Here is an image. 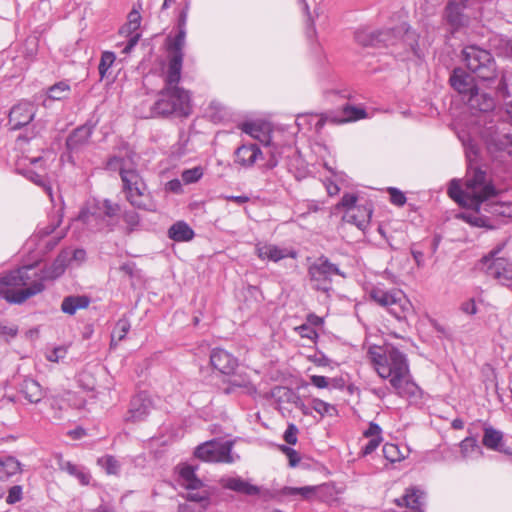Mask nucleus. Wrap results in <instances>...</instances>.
<instances>
[{"label": "nucleus", "instance_id": "obj_1", "mask_svg": "<svg viewBox=\"0 0 512 512\" xmlns=\"http://www.w3.org/2000/svg\"><path fill=\"white\" fill-rule=\"evenodd\" d=\"M368 356L375 366L378 375L389 379L396 394L402 398H418L420 388L410 380L409 364L406 355L398 348L388 345L370 347Z\"/></svg>", "mask_w": 512, "mask_h": 512}, {"label": "nucleus", "instance_id": "obj_2", "mask_svg": "<svg viewBox=\"0 0 512 512\" xmlns=\"http://www.w3.org/2000/svg\"><path fill=\"white\" fill-rule=\"evenodd\" d=\"M192 113L191 96L183 88H165L158 92V99L150 107V117L169 118L171 116L186 118Z\"/></svg>", "mask_w": 512, "mask_h": 512}, {"label": "nucleus", "instance_id": "obj_3", "mask_svg": "<svg viewBox=\"0 0 512 512\" xmlns=\"http://www.w3.org/2000/svg\"><path fill=\"white\" fill-rule=\"evenodd\" d=\"M32 265L11 271L0 278V298L9 303L20 304L32 295L30 271Z\"/></svg>", "mask_w": 512, "mask_h": 512}, {"label": "nucleus", "instance_id": "obj_4", "mask_svg": "<svg viewBox=\"0 0 512 512\" xmlns=\"http://www.w3.org/2000/svg\"><path fill=\"white\" fill-rule=\"evenodd\" d=\"M119 174L127 201L135 208L155 211L156 204L147 191V186L140 173L136 169H126L119 166Z\"/></svg>", "mask_w": 512, "mask_h": 512}, {"label": "nucleus", "instance_id": "obj_5", "mask_svg": "<svg viewBox=\"0 0 512 512\" xmlns=\"http://www.w3.org/2000/svg\"><path fill=\"white\" fill-rule=\"evenodd\" d=\"M468 70L482 81H493L497 77L496 61L489 50L477 45H468L462 50Z\"/></svg>", "mask_w": 512, "mask_h": 512}, {"label": "nucleus", "instance_id": "obj_6", "mask_svg": "<svg viewBox=\"0 0 512 512\" xmlns=\"http://www.w3.org/2000/svg\"><path fill=\"white\" fill-rule=\"evenodd\" d=\"M308 275L310 280L315 282L314 288L317 291L328 292L331 289L333 275L346 277L337 264L332 263L328 257L319 256L309 267Z\"/></svg>", "mask_w": 512, "mask_h": 512}, {"label": "nucleus", "instance_id": "obj_7", "mask_svg": "<svg viewBox=\"0 0 512 512\" xmlns=\"http://www.w3.org/2000/svg\"><path fill=\"white\" fill-rule=\"evenodd\" d=\"M504 244L497 245L487 255L481 258V263L486 266V274L500 282V284L512 286V263L506 258L497 257Z\"/></svg>", "mask_w": 512, "mask_h": 512}, {"label": "nucleus", "instance_id": "obj_8", "mask_svg": "<svg viewBox=\"0 0 512 512\" xmlns=\"http://www.w3.org/2000/svg\"><path fill=\"white\" fill-rule=\"evenodd\" d=\"M61 219L52 222L45 227H39L37 234L34 235V257L39 259L34 260V268L38 262L42 260L49 252H51L59 244L63 238V234H55L56 228L60 225Z\"/></svg>", "mask_w": 512, "mask_h": 512}, {"label": "nucleus", "instance_id": "obj_9", "mask_svg": "<svg viewBox=\"0 0 512 512\" xmlns=\"http://www.w3.org/2000/svg\"><path fill=\"white\" fill-rule=\"evenodd\" d=\"M232 444L229 441L210 440L198 445L194 456L205 462L232 463Z\"/></svg>", "mask_w": 512, "mask_h": 512}, {"label": "nucleus", "instance_id": "obj_10", "mask_svg": "<svg viewBox=\"0 0 512 512\" xmlns=\"http://www.w3.org/2000/svg\"><path fill=\"white\" fill-rule=\"evenodd\" d=\"M465 186L472 195L478 196L481 200V206L484 202L495 198L499 194L492 182L487 181L486 171L481 168L468 170Z\"/></svg>", "mask_w": 512, "mask_h": 512}, {"label": "nucleus", "instance_id": "obj_11", "mask_svg": "<svg viewBox=\"0 0 512 512\" xmlns=\"http://www.w3.org/2000/svg\"><path fill=\"white\" fill-rule=\"evenodd\" d=\"M470 0H448L443 10V19L450 27L451 33L467 27L470 17L465 13Z\"/></svg>", "mask_w": 512, "mask_h": 512}, {"label": "nucleus", "instance_id": "obj_12", "mask_svg": "<svg viewBox=\"0 0 512 512\" xmlns=\"http://www.w3.org/2000/svg\"><path fill=\"white\" fill-rule=\"evenodd\" d=\"M154 408L155 404L151 395L146 391H141L131 398L124 421L130 423L145 421Z\"/></svg>", "mask_w": 512, "mask_h": 512}, {"label": "nucleus", "instance_id": "obj_13", "mask_svg": "<svg viewBox=\"0 0 512 512\" xmlns=\"http://www.w3.org/2000/svg\"><path fill=\"white\" fill-rule=\"evenodd\" d=\"M96 124L87 121L85 124L75 128L66 138L65 146L70 154L78 153L89 143Z\"/></svg>", "mask_w": 512, "mask_h": 512}, {"label": "nucleus", "instance_id": "obj_14", "mask_svg": "<svg viewBox=\"0 0 512 512\" xmlns=\"http://www.w3.org/2000/svg\"><path fill=\"white\" fill-rule=\"evenodd\" d=\"M30 145V137L26 134H20L16 139V150L21 153L17 155L15 160V170L18 174L24 176L28 180H32V159L28 153Z\"/></svg>", "mask_w": 512, "mask_h": 512}, {"label": "nucleus", "instance_id": "obj_15", "mask_svg": "<svg viewBox=\"0 0 512 512\" xmlns=\"http://www.w3.org/2000/svg\"><path fill=\"white\" fill-rule=\"evenodd\" d=\"M451 87L459 94L470 97L475 95L478 87L474 77L461 67H455L449 77Z\"/></svg>", "mask_w": 512, "mask_h": 512}, {"label": "nucleus", "instance_id": "obj_16", "mask_svg": "<svg viewBox=\"0 0 512 512\" xmlns=\"http://www.w3.org/2000/svg\"><path fill=\"white\" fill-rule=\"evenodd\" d=\"M448 195L461 207L473 210L476 214L481 211V200L478 196L472 195L465 187V190L457 183L456 180L450 182Z\"/></svg>", "mask_w": 512, "mask_h": 512}, {"label": "nucleus", "instance_id": "obj_17", "mask_svg": "<svg viewBox=\"0 0 512 512\" xmlns=\"http://www.w3.org/2000/svg\"><path fill=\"white\" fill-rule=\"evenodd\" d=\"M210 363L214 369L225 375L232 374L238 365L237 359L232 354L221 348H215L212 350Z\"/></svg>", "mask_w": 512, "mask_h": 512}, {"label": "nucleus", "instance_id": "obj_18", "mask_svg": "<svg viewBox=\"0 0 512 512\" xmlns=\"http://www.w3.org/2000/svg\"><path fill=\"white\" fill-rule=\"evenodd\" d=\"M32 122V105L22 102L15 105L9 113V124L12 130H19Z\"/></svg>", "mask_w": 512, "mask_h": 512}, {"label": "nucleus", "instance_id": "obj_19", "mask_svg": "<svg viewBox=\"0 0 512 512\" xmlns=\"http://www.w3.org/2000/svg\"><path fill=\"white\" fill-rule=\"evenodd\" d=\"M263 152L257 144H243L235 152V163L242 167H252L256 160L263 156Z\"/></svg>", "mask_w": 512, "mask_h": 512}, {"label": "nucleus", "instance_id": "obj_20", "mask_svg": "<svg viewBox=\"0 0 512 512\" xmlns=\"http://www.w3.org/2000/svg\"><path fill=\"white\" fill-rule=\"evenodd\" d=\"M257 256L262 260L278 262L286 257L296 258L295 251H287L273 244H257L255 247Z\"/></svg>", "mask_w": 512, "mask_h": 512}, {"label": "nucleus", "instance_id": "obj_21", "mask_svg": "<svg viewBox=\"0 0 512 512\" xmlns=\"http://www.w3.org/2000/svg\"><path fill=\"white\" fill-rule=\"evenodd\" d=\"M221 485L225 489H229L247 496L259 495L261 492V487L253 485L240 477H230L223 479L221 480Z\"/></svg>", "mask_w": 512, "mask_h": 512}, {"label": "nucleus", "instance_id": "obj_22", "mask_svg": "<svg viewBox=\"0 0 512 512\" xmlns=\"http://www.w3.org/2000/svg\"><path fill=\"white\" fill-rule=\"evenodd\" d=\"M373 214V206L371 203L358 205L354 210L347 212L344 218L347 222L355 224L359 229L364 230L370 223Z\"/></svg>", "mask_w": 512, "mask_h": 512}, {"label": "nucleus", "instance_id": "obj_23", "mask_svg": "<svg viewBox=\"0 0 512 512\" xmlns=\"http://www.w3.org/2000/svg\"><path fill=\"white\" fill-rule=\"evenodd\" d=\"M70 261V252L66 249L62 250L49 267L42 270V279L53 281L60 277L66 270Z\"/></svg>", "mask_w": 512, "mask_h": 512}, {"label": "nucleus", "instance_id": "obj_24", "mask_svg": "<svg viewBox=\"0 0 512 512\" xmlns=\"http://www.w3.org/2000/svg\"><path fill=\"white\" fill-rule=\"evenodd\" d=\"M183 65V58L180 56H170L168 61V68L165 75V88H180L178 86L181 80V71Z\"/></svg>", "mask_w": 512, "mask_h": 512}, {"label": "nucleus", "instance_id": "obj_25", "mask_svg": "<svg viewBox=\"0 0 512 512\" xmlns=\"http://www.w3.org/2000/svg\"><path fill=\"white\" fill-rule=\"evenodd\" d=\"M423 498L424 492L412 487L408 488L402 498L396 500V503L398 506L404 505L414 512H423Z\"/></svg>", "mask_w": 512, "mask_h": 512}, {"label": "nucleus", "instance_id": "obj_26", "mask_svg": "<svg viewBox=\"0 0 512 512\" xmlns=\"http://www.w3.org/2000/svg\"><path fill=\"white\" fill-rule=\"evenodd\" d=\"M367 117V112L365 109L352 106L349 104H346L342 107L341 116H327L326 118L329 119L333 123H346L350 121H357L360 119H364Z\"/></svg>", "mask_w": 512, "mask_h": 512}, {"label": "nucleus", "instance_id": "obj_27", "mask_svg": "<svg viewBox=\"0 0 512 512\" xmlns=\"http://www.w3.org/2000/svg\"><path fill=\"white\" fill-rule=\"evenodd\" d=\"M91 299L87 295H70L62 300L61 310L68 315H74L78 309L89 306Z\"/></svg>", "mask_w": 512, "mask_h": 512}, {"label": "nucleus", "instance_id": "obj_28", "mask_svg": "<svg viewBox=\"0 0 512 512\" xmlns=\"http://www.w3.org/2000/svg\"><path fill=\"white\" fill-rule=\"evenodd\" d=\"M167 234L175 242H188L195 236L194 230L185 221H177L171 225Z\"/></svg>", "mask_w": 512, "mask_h": 512}, {"label": "nucleus", "instance_id": "obj_29", "mask_svg": "<svg viewBox=\"0 0 512 512\" xmlns=\"http://www.w3.org/2000/svg\"><path fill=\"white\" fill-rule=\"evenodd\" d=\"M101 209L103 211V214H99L98 219L105 220L106 218H108V220H106V227L108 228V231H114L117 225V221H115L114 219L118 217L121 211L120 205L118 203L112 202L110 199H104L102 202Z\"/></svg>", "mask_w": 512, "mask_h": 512}, {"label": "nucleus", "instance_id": "obj_30", "mask_svg": "<svg viewBox=\"0 0 512 512\" xmlns=\"http://www.w3.org/2000/svg\"><path fill=\"white\" fill-rule=\"evenodd\" d=\"M482 444L490 450L496 451L501 449L503 444V432L492 426L486 425L483 428Z\"/></svg>", "mask_w": 512, "mask_h": 512}, {"label": "nucleus", "instance_id": "obj_31", "mask_svg": "<svg viewBox=\"0 0 512 512\" xmlns=\"http://www.w3.org/2000/svg\"><path fill=\"white\" fill-rule=\"evenodd\" d=\"M410 307L408 299L399 290L396 291L394 303L388 306L387 309L396 319L401 320L406 317V312L409 311Z\"/></svg>", "mask_w": 512, "mask_h": 512}, {"label": "nucleus", "instance_id": "obj_32", "mask_svg": "<svg viewBox=\"0 0 512 512\" xmlns=\"http://www.w3.org/2000/svg\"><path fill=\"white\" fill-rule=\"evenodd\" d=\"M468 102L472 108H476L482 112L491 111L495 106L493 97L487 93L480 94L479 90L475 93V95L468 97Z\"/></svg>", "mask_w": 512, "mask_h": 512}, {"label": "nucleus", "instance_id": "obj_33", "mask_svg": "<svg viewBox=\"0 0 512 512\" xmlns=\"http://www.w3.org/2000/svg\"><path fill=\"white\" fill-rule=\"evenodd\" d=\"M138 27H133L132 24L126 22L120 29L119 34L121 36L127 37L128 41L123 48V53L127 54L132 51V49L137 45L140 40L141 34L138 32Z\"/></svg>", "mask_w": 512, "mask_h": 512}, {"label": "nucleus", "instance_id": "obj_34", "mask_svg": "<svg viewBox=\"0 0 512 512\" xmlns=\"http://www.w3.org/2000/svg\"><path fill=\"white\" fill-rule=\"evenodd\" d=\"M397 290H384L380 287H373L369 292V297L378 305L387 308L395 301Z\"/></svg>", "mask_w": 512, "mask_h": 512}, {"label": "nucleus", "instance_id": "obj_35", "mask_svg": "<svg viewBox=\"0 0 512 512\" xmlns=\"http://www.w3.org/2000/svg\"><path fill=\"white\" fill-rule=\"evenodd\" d=\"M279 390L283 391L282 395L280 396V398L283 401L293 404L297 409H299L302 412L303 415H311L310 408L305 405L300 395L296 393L293 389L282 387L279 388Z\"/></svg>", "mask_w": 512, "mask_h": 512}, {"label": "nucleus", "instance_id": "obj_36", "mask_svg": "<svg viewBox=\"0 0 512 512\" xmlns=\"http://www.w3.org/2000/svg\"><path fill=\"white\" fill-rule=\"evenodd\" d=\"M186 39V31H177V34L171 39V37L167 38V49L170 52V56H180V58L184 59V46Z\"/></svg>", "mask_w": 512, "mask_h": 512}, {"label": "nucleus", "instance_id": "obj_37", "mask_svg": "<svg viewBox=\"0 0 512 512\" xmlns=\"http://www.w3.org/2000/svg\"><path fill=\"white\" fill-rule=\"evenodd\" d=\"M377 30L359 29L355 32L356 42L363 47H377Z\"/></svg>", "mask_w": 512, "mask_h": 512}, {"label": "nucleus", "instance_id": "obj_38", "mask_svg": "<svg viewBox=\"0 0 512 512\" xmlns=\"http://www.w3.org/2000/svg\"><path fill=\"white\" fill-rule=\"evenodd\" d=\"M399 30L395 28H387L377 30V47H388L394 45L398 41Z\"/></svg>", "mask_w": 512, "mask_h": 512}, {"label": "nucleus", "instance_id": "obj_39", "mask_svg": "<svg viewBox=\"0 0 512 512\" xmlns=\"http://www.w3.org/2000/svg\"><path fill=\"white\" fill-rule=\"evenodd\" d=\"M265 149V154L268 155V159L265 166L267 169H273L278 165L282 157L283 148L279 147L274 143H271L270 141H267L265 143Z\"/></svg>", "mask_w": 512, "mask_h": 512}, {"label": "nucleus", "instance_id": "obj_40", "mask_svg": "<svg viewBox=\"0 0 512 512\" xmlns=\"http://www.w3.org/2000/svg\"><path fill=\"white\" fill-rule=\"evenodd\" d=\"M71 91L67 81H59L50 86L47 90V96L51 100H62L68 97Z\"/></svg>", "mask_w": 512, "mask_h": 512}, {"label": "nucleus", "instance_id": "obj_41", "mask_svg": "<svg viewBox=\"0 0 512 512\" xmlns=\"http://www.w3.org/2000/svg\"><path fill=\"white\" fill-rule=\"evenodd\" d=\"M320 486H304V487H284L282 489V494L287 496H295L300 495L304 499H310L316 492L317 489H319Z\"/></svg>", "mask_w": 512, "mask_h": 512}, {"label": "nucleus", "instance_id": "obj_42", "mask_svg": "<svg viewBox=\"0 0 512 512\" xmlns=\"http://www.w3.org/2000/svg\"><path fill=\"white\" fill-rule=\"evenodd\" d=\"M98 464L105 470L109 475H118L120 472V463L112 455H107L98 459Z\"/></svg>", "mask_w": 512, "mask_h": 512}, {"label": "nucleus", "instance_id": "obj_43", "mask_svg": "<svg viewBox=\"0 0 512 512\" xmlns=\"http://www.w3.org/2000/svg\"><path fill=\"white\" fill-rule=\"evenodd\" d=\"M130 328H131V325H130V322L128 319H126V318L119 319L116 322L115 327L112 331L111 342L113 343V341L115 339H117V341H122L123 339H125Z\"/></svg>", "mask_w": 512, "mask_h": 512}, {"label": "nucleus", "instance_id": "obj_44", "mask_svg": "<svg viewBox=\"0 0 512 512\" xmlns=\"http://www.w3.org/2000/svg\"><path fill=\"white\" fill-rule=\"evenodd\" d=\"M204 175L202 166H196L190 169H185L181 173L182 181L185 184H193L198 182Z\"/></svg>", "mask_w": 512, "mask_h": 512}, {"label": "nucleus", "instance_id": "obj_45", "mask_svg": "<svg viewBox=\"0 0 512 512\" xmlns=\"http://www.w3.org/2000/svg\"><path fill=\"white\" fill-rule=\"evenodd\" d=\"M251 386V381L247 377L236 376L228 381V385L223 388V392L229 395L235 392L237 388H250Z\"/></svg>", "mask_w": 512, "mask_h": 512}, {"label": "nucleus", "instance_id": "obj_46", "mask_svg": "<svg viewBox=\"0 0 512 512\" xmlns=\"http://www.w3.org/2000/svg\"><path fill=\"white\" fill-rule=\"evenodd\" d=\"M123 221L126 223V233H132L140 224V216L133 210H126L122 214Z\"/></svg>", "mask_w": 512, "mask_h": 512}, {"label": "nucleus", "instance_id": "obj_47", "mask_svg": "<svg viewBox=\"0 0 512 512\" xmlns=\"http://www.w3.org/2000/svg\"><path fill=\"white\" fill-rule=\"evenodd\" d=\"M116 56L113 52L105 51L102 53L100 63L98 66L99 74L101 79L106 76L108 69L113 65Z\"/></svg>", "mask_w": 512, "mask_h": 512}, {"label": "nucleus", "instance_id": "obj_48", "mask_svg": "<svg viewBox=\"0 0 512 512\" xmlns=\"http://www.w3.org/2000/svg\"><path fill=\"white\" fill-rule=\"evenodd\" d=\"M510 207H512L511 203L491 201V199H489L483 203L481 210H484L485 212L490 213L492 215L500 216V211L502 208Z\"/></svg>", "mask_w": 512, "mask_h": 512}, {"label": "nucleus", "instance_id": "obj_49", "mask_svg": "<svg viewBox=\"0 0 512 512\" xmlns=\"http://www.w3.org/2000/svg\"><path fill=\"white\" fill-rule=\"evenodd\" d=\"M461 218L475 227H486L489 229L493 228V226L489 224V219L483 215H471L463 213Z\"/></svg>", "mask_w": 512, "mask_h": 512}, {"label": "nucleus", "instance_id": "obj_50", "mask_svg": "<svg viewBox=\"0 0 512 512\" xmlns=\"http://www.w3.org/2000/svg\"><path fill=\"white\" fill-rule=\"evenodd\" d=\"M460 449L463 456H467L469 453L473 451H478L482 453L481 447L478 444V441L475 437H466L460 443Z\"/></svg>", "mask_w": 512, "mask_h": 512}, {"label": "nucleus", "instance_id": "obj_51", "mask_svg": "<svg viewBox=\"0 0 512 512\" xmlns=\"http://www.w3.org/2000/svg\"><path fill=\"white\" fill-rule=\"evenodd\" d=\"M1 466L7 476L14 475L20 470L19 462L13 457L6 458L1 462Z\"/></svg>", "mask_w": 512, "mask_h": 512}, {"label": "nucleus", "instance_id": "obj_52", "mask_svg": "<svg viewBox=\"0 0 512 512\" xmlns=\"http://www.w3.org/2000/svg\"><path fill=\"white\" fill-rule=\"evenodd\" d=\"M388 193L390 196V202L398 207L403 206L406 203L405 194L400 191L398 188L390 187L388 188Z\"/></svg>", "mask_w": 512, "mask_h": 512}, {"label": "nucleus", "instance_id": "obj_53", "mask_svg": "<svg viewBox=\"0 0 512 512\" xmlns=\"http://www.w3.org/2000/svg\"><path fill=\"white\" fill-rule=\"evenodd\" d=\"M312 408L319 413L321 416L329 414L331 410H335V407L319 398L312 400Z\"/></svg>", "mask_w": 512, "mask_h": 512}, {"label": "nucleus", "instance_id": "obj_54", "mask_svg": "<svg viewBox=\"0 0 512 512\" xmlns=\"http://www.w3.org/2000/svg\"><path fill=\"white\" fill-rule=\"evenodd\" d=\"M357 200L358 197L355 194L345 193L337 206L343 207L347 209V212H350L351 210H354L358 206L356 205Z\"/></svg>", "mask_w": 512, "mask_h": 512}, {"label": "nucleus", "instance_id": "obj_55", "mask_svg": "<svg viewBox=\"0 0 512 512\" xmlns=\"http://www.w3.org/2000/svg\"><path fill=\"white\" fill-rule=\"evenodd\" d=\"M298 433H299L298 427L293 423H289L287 426V429L284 432L283 439L287 444L295 445L298 440V438H297Z\"/></svg>", "mask_w": 512, "mask_h": 512}, {"label": "nucleus", "instance_id": "obj_56", "mask_svg": "<svg viewBox=\"0 0 512 512\" xmlns=\"http://www.w3.org/2000/svg\"><path fill=\"white\" fill-rule=\"evenodd\" d=\"M67 349L64 346H58L46 353V359L50 362H58L60 359L65 358Z\"/></svg>", "mask_w": 512, "mask_h": 512}, {"label": "nucleus", "instance_id": "obj_57", "mask_svg": "<svg viewBox=\"0 0 512 512\" xmlns=\"http://www.w3.org/2000/svg\"><path fill=\"white\" fill-rule=\"evenodd\" d=\"M296 330L302 338H308L310 340H315L318 338L317 331L308 324H302L297 327Z\"/></svg>", "mask_w": 512, "mask_h": 512}, {"label": "nucleus", "instance_id": "obj_58", "mask_svg": "<svg viewBox=\"0 0 512 512\" xmlns=\"http://www.w3.org/2000/svg\"><path fill=\"white\" fill-rule=\"evenodd\" d=\"M22 499V487L19 485L12 486L8 490L6 502L8 504H15Z\"/></svg>", "mask_w": 512, "mask_h": 512}, {"label": "nucleus", "instance_id": "obj_59", "mask_svg": "<svg viewBox=\"0 0 512 512\" xmlns=\"http://www.w3.org/2000/svg\"><path fill=\"white\" fill-rule=\"evenodd\" d=\"M58 466L61 471L67 472L69 475L73 476L80 469L77 465L73 464L70 461H65L62 456H58Z\"/></svg>", "mask_w": 512, "mask_h": 512}, {"label": "nucleus", "instance_id": "obj_60", "mask_svg": "<svg viewBox=\"0 0 512 512\" xmlns=\"http://www.w3.org/2000/svg\"><path fill=\"white\" fill-rule=\"evenodd\" d=\"M381 442H382V437L370 438V440L367 442V444L361 449V454L363 456H367V455L371 454L372 452H374L377 449V447L380 445Z\"/></svg>", "mask_w": 512, "mask_h": 512}, {"label": "nucleus", "instance_id": "obj_61", "mask_svg": "<svg viewBox=\"0 0 512 512\" xmlns=\"http://www.w3.org/2000/svg\"><path fill=\"white\" fill-rule=\"evenodd\" d=\"M140 9H141V5H138V8H136L134 6L127 16V22L132 24L133 27L140 28L141 19H142L141 14H140Z\"/></svg>", "mask_w": 512, "mask_h": 512}, {"label": "nucleus", "instance_id": "obj_62", "mask_svg": "<svg viewBox=\"0 0 512 512\" xmlns=\"http://www.w3.org/2000/svg\"><path fill=\"white\" fill-rule=\"evenodd\" d=\"M17 328L15 326H8L4 322L0 321V338L8 340L13 338L17 334Z\"/></svg>", "mask_w": 512, "mask_h": 512}, {"label": "nucleus", "instance_id": "obj_63", "mask_svg": "<svg viewBox=\"0 0 512 512\" xmlns=\"http://www.w3.org/2000/svg\"><path fill=\"white\" fill-rule=\"evenodd\" d=\"M397 450H398V448L394 444L386 443L383 446L384 456L390 462H395V461H397L399 459V458L395 457V453L397 452Z\"/></svg>", "mask_w": 512, "mask_h": 512}, {"label": "nucleus", "instance_id": "obj_64", "mask_svg": "<svg viewBox=\"0 0 512 512\" xmlns=\"http://www.w3.org/2000/svg\"><path fill=\"white\" fill-rule=\"evenodd\" d=\"M381 432L382 429L377 423L370 422L368 429L364 431L363 435L366 438L382 437Z\"/></svg>", "mask_w": 512, "mask_h": 512}]
</instances>
